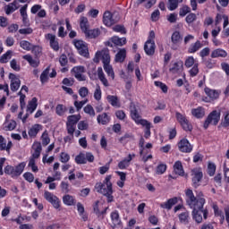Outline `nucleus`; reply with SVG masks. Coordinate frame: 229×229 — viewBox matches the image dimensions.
<instances>
[{
    "label": "nucleus",
    "mask_w": 229,
    "mask_h": 229,
    "mask_svg": "<svg viewBox=\"0 0 229 229\" xmlns=\"http://www.w3.org/2000/svg\"><path fill=\"white\" fill-rule=\"evenodd\" d=\"M185 196L186 205H188V207L192 209L191 216L193 221L197 222L199 225V223L203 222V218L208 219V209L203 208L206 203L205 199L196 198V196H194V192L191 189L185 190Z\"/></svg>",
    "instance_id": "1"
},
{
    "label": "nucleus",
    "mask_w": 229,
    "mask_h": 229,
    "mask_svg": "<svg viewBox=\"0 0 229 229\" xmlns=\"http://www.w3.org/2000/svg\"><path fill=\"white\" fill-rule=\"evenodd\" d=\"M95 189L98 194L107 199V203L114 201V186L112 184V174L106 175L103 182H97Z\"/></svg>",
    "instance_id": "2"
},
{
    "label": "nucleus",
    "mask_w": 229,
    "mask_h": 229,
    "mask_svg": "<svg viewBox=\"0 0 229 229\" xmlns=\"http://www.w3.org/2000/svg\"><path fill=\"white\" fill-rule=\"evenodd\" d=\"M131 119L134 121L136 124H140V126H143L144 129V138L149 139L151 137V123L149 121L146 119H142V116L139 114V110H137V106H135V104L131 105Z\"/></svg>",
    "instance_id": "3"
},
{
    "label": "nucleus",
    "mask_w": 229,
    "mask_h": 229,
    "mask_svg": "<svg viewBox=\"0 0 229 229\" xmlns=\"http://www.w3.org/2000/svg\"><path fill=\"white\" fill-rule=\"evenodd\" d=\"M26 167V162L19 163L17 165L13 166L12 165H7L4 168V173L11 176V178H19Z\"/></svg>",
    "instance_id": "4"
},
{
    "label": "nucleus",
    "mask_w": 229,
    "mask_h": 229,
    "mask_svg": "<svg viewBox=\"0 0 229 229\" xmlns=\"http://www.w3.org/2000/svg\"><path fill=\"white\" fill-rule=\"evenodd\" d=\"M220 121H221V111L220 110H213L207 116V118L203 123V128H204V130H208V126H210V124H212V126H217V124H219Z\"/></svg>",
    "instance_id": "5"
},
{
    "label": "nucleus",
    "mask_w": 229,
    "mask_h": 229,
    "mask_svg": "<svg viewBox=\"0 0 229 229\" xmlns=\"http://www.w3.org/2000/svg\"><path fill=\"white\" fill-rule=\"evenodd\" d=\"M175 119L184 131H192V130H194L192 123H191V121H189V118H187V115H185V114H182L176 111Z\"/></svg>",
    "instance_id": "6"
},
{
    "label": "nucleus",
    "mask_w": 229,
    "mask_h": 229,
    "mask_svg": "<svg viewBox=\"0 0 229 229\" xmlns=\"http://www.w3.org/2000/svg\"><path fill=\"white\" fill-rule=\"evenodd\" d=\"M80 119H81V115L80 114H72L67 117L66 131L68 135L74 134V131H76V124L80 123Z\"/></svg>",
    "instance_id": "7"
},
{
    "label": "nucleus",
    "mask_w": 229,
    "mask_h": 229,
    "mask_svg": "<svg viewBox=\"0 0 229 229\" xmlns=\"http://www.w3.org/2000/svg\"><path fill=\"white\" fill-rule=\"evenodd\" d=\"M99 60H102L103 65L110 64V50H108V48H103L96 52L93 62L99 64Z\"/></svg>",
    "instance_id": "8"
},
{
    "label": "nucleus",
    "mask_w": 229,
    "mask_h": 229,
    "mask_svg": "<svg viewBox=\"0 0 229 229\" xmlns=\"http://www.w3.org/2000/svg\"><path fill=\"white\" fill-rule=\"evenodd\" d=\"M191 176L192 187L198 189L201 185V180H203V169L201 167L193 168Z\"/></svg>",
    "instance_id": "9"
},
{
    "label": "nucleus",
    "mask_w": 229,
    "mask_h": 229,
    "mask_svg": "<svg viewBox=\"0 0 229 229\" xmlns=\"http://www.w3.org/2000/svg\"><path fill=\"white\" fill-rule=\"evenodd\" d=\"M95 157L94 154L92 152H81L75 157V163L78 164L79 165H82L87 164L89 162V164H92L94 162Z\"/></svg>",
    "instance_id": "10"
},
{
    "label": "nucleus",
    "mask_w": 229,
    "mask_h": 229,
    "mask_svg": "<svg viewBox=\"0 0 229 229\" xmlns=\"http://www.w3.org/2000/svg\"><path fill=\"white\" fill-rule=\"evenodd\" d=\"M73 46H75L79 55H81V56H84L85 58H89V45L83 41V40H80V39H74L73 40Z\"/></svg>",
    "instance_id": "11"
},
{
    "label": "nucleus",
    "mask_w": 229,
    "mask_h": 229,
    "mask_svg": "<svg viewBox=\"0 0 229 229\" xmlns=\"http://www.w3.org/2000/svg\"><path fill=\"white\" fill-rule=\"evenodd\" d=\"M44 198L46 200L48 201V203H51L54 208H55L56 210L60 208L62 201L58 197H56V195L51 193V191H46L44 192Z\"/></svg>",
    "instance_id": "12"
},
{
    "label": "nucleus",
    "mask_w": 229,
    "mask_h": 229,
    "mask_svg": "<svg viewBox=\"0 0 229 229\" xmlns=\"http://www.w3.org/2000/svg\"><path fill=\"white\" fill-rule=\"evenodd\" d=\"M178 149L181 153H192L193 147L187 140V138H182L178 143Z\"/></svg>",
    "instance_id": "13"
},
{
    "label": "nucleus",
    "mask_w": 229,
    "mask_h": 229,
    "mask_svg": "<svg viewBox=\"0 0 229 229\" xmlns=\"http://www.w3.org/2000/svg\"><path fill=\"white\" fill-rule=\"evenodd\" d=\"M51 71V66L47 67L42 72L39 77L41 83H47L49 81V78H56V70L53 69L52 72L49 73Z\"/></svg>",
    "instance_id": "14"
},
{
    "label": "nucleus",
    "mask_w": 229,
    "mask_h": 229,
    "mask_svg": "<svg viewBox=\"0 0 229 229\" xmlns=\"http://www.w3.org/2000/svg\"><path fill=\"white\" fill-rule=\"evenodd\" d=\"M204 92L208 97L203 98V101L205 103H210V101H214L215 99H217L219 98V91L216 89H211L210 88H205Z\"/></svg>",
    "instance_id": "15"
},
{
    "label": "nucleus",
    "mask_w": 229,
    "mask_h": 229,
    "mask_svg": "<svg viewBox=\"0 0 229 229\" xmlns=\"http://www.w3.org/2000/svg\"><path fill=\"white\" fill-rule=\"evenodd\" d=\"M72 72L78 81H85L87 80V77L83 74L85 72L84 66H75L72 69Z\"/></svg>",
    "instance_id": "16"
},
{
    "label": "nucleus",
    "mask_w": 229,
    "mask_h": 229,
    "mask_svg": "<svg viewBox=\"0 0 229 229\" xmlns=\"http://www.w3.org/2000/svg\"><path fill=\"white\" fill-rule=\"evenodd\" d=\"M117 19L114 18V15L112 14L109 11H106L103 15V23L105 26L110 27L114 26L117 22Z\"/></svg>",
    "instance_id": "17"
},
{
    "label": "nucleus",
    "mask_w": 229,
    "mask_h": 229,
    "mask_svg": "<svg viewBox=\"0 0 229 229\" xmlns=\"http://www.w3.org/2000/svg\"><path fill=\"white\" fill-rule=\"evenodd\" d=\"M45 38L49 41L50 47H52L54 51H60V44L58 43L56 35L48 33L45 36Z\"/></svg>",
    "instance_id": "18"
},
{
    "label": "nucleus",
    "mask_w": 229,
    "mask_h": 229,
    "mask_svg": "<svg viewBox=\"0 0 229 229\" xmlns=\"http://www.w3.org/2000/svg\"><path fill=\"white\" fill-rule=\"evenodd\" d=\"M169 71L172 74H180L183 72V61L179 60L170 65Z\"/></svg>",
    "instance_id": "19"
},
{
    "label": "nucleus",
    "mask_w": 229,
    "mask_h": 229,
    "mask_svg": "<svg viewBox=\"0 0 229 229\" xmlns=\"http://www.w3.org/2000/svg\"><path fill=\"white\" fill-rule=\"evenodd\" d=\"M171 41H172V49L176 51V49L180 47V44L182 42V35L180 34V31H174L172 34Z\"/></svg>",
    "instance_id": "20"
},
{
    "label": "nucleus",
    "mask_w": 229,
    "mask_h": 229,
    "mask_svg": "<svg viewBox=\"0 0 229 229\" xmlns=\"http://www.w3.org/2000/svg\"><path fill=\"white\" fill-rule=\"evenodd\" d=\"M133 158H135V154H129L127 157L118 163V169H128V167H130V163Z\"/></svg>",
    "instance_id": "21"
},
{
    "label": "nucleus",
    "mask_w": 229,
    "mask_h": 229,
    "mask_svg": "<svg viewBox=\"0 0 229 229\" xmlns=\"http://www.w3.org/2000/svg\"><path fill=\"white\" fill-rule=\"evenodd\" d=\"M176 204H178V197H174L167 199V201L161 203L159 207L160 208H165V210H171V208H173V207H174Z\"/></svg>",
    "instance_id": "22"
},
{
    "label": "nucleus",
    "mask_w": 229,
    "mask_h": 229,
    "mask_svg": "<svg viewBox=\"0 0 229 229\" xmlns=\"http://www.w3.org/2000/svg\"><path fill=\"white\" fill-rule=\"evenodd\" d=\"M106 210H108V207L105 208L102 211L99 210V202L97 200L93 205V212L96 214L98 217L101 219H105V216H106Z\"/></svg>",
    "instance_id": "23"
},
{
    "label": "nucleus",
    "mask_w": 229,
    "mask_h": 229,
    "mask_svg": "<svg viewBox=\"0 0 229 229\" xmlns=\"http://www.w3.org/2000/svg\"><path fill=\"white\" fill-rule=\"evenodd\" d=\"M42 128V124L35 123L30 127V129H29V137H30V139H35V137L38 135V131H41Z\"/></svg>",
    "instance_id": "24"
},
{
    "label": "nucleus",
    "mask_w": 229,
    "mask_h": 229,
    "mask_svg": "<svg viewBox=\"0 0 229 229\" xmlns=\"http://www.w3.org/2000/svg\"><path fill=\"white\" fill-rule=\"evenodd\" d=\"M155 41H149L148 44V41H146L144 45V51L146 55H148V56H153V55H155Z\"/></svg>",
    "instance_id": "25"
},
{
    "label": "nucleus",
    "mask_w": 229,
    "mask_h": 229,
    "mask_svg": "<svg viewBox=\"0 0 229 229\" xmlns=\"http://www.w3.org/2000/svg\"><path fill=\"white\" fill-rule=\"evenodd\" d=\"M191 115L196 119H203L205 117V108L199 106L191 109Z\"/></svg>",
    "instance_id": "26"
},
{
    "label": "nucleus",
    "mask_w": 229,
    "mask_h": 229,
    "mask_svg": "<svg viewBox=\"0 0 229 229\" xmlns=\"http://www.w3.org/2000/svg\"><path fill=\"white\" fill-rule=\"evenodd\" d=\"M178 219L181 225H189L191 223V214L189 211L182 212L178 215Z\"/></svg>",
    "instance_id": "27"
},
{
    "label": "nucleus",
    "mask_w": 229,
    "mask_h": 229,
    "mask_svg": "<svg viewBox=\"0 0 229 229\" xmlns=\"http://www.w3.org/2000/svg\"><path fill=\"white\" fill-rule=\"evenodd\" d=\"M21 5L19 4V2L17 0H14L13 3L9 4L5 6V13L6 15H10L11 13H13L15 10H19V7Z\"/></svg>",
    "instance_id": "28"
},
{
    "label": "nucleus",
    "mask_w": 229,
    "mask_h": 229,
    "mask_svg": "<svg viewBox=\"0 0 229 229\" xmlns=\"http://www.w3.org/2000/svg\"><path fill=\"white\" fill-rule=\"evenodd\" d=\"M126 60V49L122 48L116 53L115 57H114V62L116 64H123Z\"/></svg>",
    "instance_id": "29"
},
{
    "label": "nucleus",
    "mask_w": 229,
    "mask_h": 229,
    "mask_svg": "<svg viewBox=\"0 0 229 229\" xmlns=\"http://www.w3.org/2000/svg\"><path fill=\"white\" fill-rule=\"evenodd\" d=\"M106 99L108 103L111 104V106H114V108H121V102H119V98H117V96L108 95Z\"/></svg>",
    "instance_id": "30"
},
{
    "label": "nucleus",
    "mask_w": 229,
    "mask_h": 229,
    "mask_svg": "<svg viewBox=\"0 0 229 229\" xmlns=\"http://www.w3.org/2000/svg\"><path fill=\"white\" fill-rule=\"evenodd\" d=\"M110 217L114 227L121 225V216H119V211L114 210L111 212Z\"/></svg>",
    "instance_id": "31"
},
{
    "label": "nucleus",
    "mask_w": 229,
    "mask_h": 229,
    "mask_svg": "<svg viewBox=\"0 0 229 229\" xmlns=\"http://www.w3.org/2000/svg\"><path fill=\"white\" fill-rule=\"evenodd\" d=\"M32 149L34 150L32 158H39L40 153H42V144H40V142H34L32 145Z\"/></svg>",
    "instance_id": "32"
},
{
    "label": "nucleus",
    "mask_w": 229,
    "mask_h": 229,
    "mask_svg": "<svg viewBox=\"0 0 229 229\" xmlns=\"http://www.w3.org/2000/svg\"><path fill=\"white\" fill-rule=\"evenodd\" d=\"M86 38H98V35H101L99 29L88 30L84 32Z\"/></svg>",
    "instance_id": "33"
},
{
    "label": "nucleus",
    "mask_w": 229,
    "mask_h": 229,
    "mask_svg": "<svg viewBox=\"0 0 229 229\" xmlns=\"http://www.w3.org/2000/svg\"><path fill=\"white\" fill-rule=\"evenodd\" d=\"M226 56H228V53L221 48L213 50L211 53V58H226Z\"/></svg>",
    "instance_id": "34"
},
{
    "label": "nucleus",
    "mask_w": 229,
    "mask_h": 229,
    "mask_svg": "<svg viewBox=\"0 0 229 229\" xmlns=\"http://www.w3.org/2000/svg\"><path fill=\"white\" fill-rule=\"evenodd\" d=\"M97 121L98 124L106 125L108 123H110L111 118L106 113H103L102 114H98L97 117Z\"/></svg>",
    "instance_id": "35"
},
{
    "label": "nucleus",
    "mask_w": 229,
    "mask_h": 229,
    "mask_svg": "<svg viewBox=\"0 0 229 229\" xmlns=\"http://www.w3.org/2000/svg\"><path fill=\"white\" fill-rule=\"evenodd\" d=\"M174 171L175 174L179 176H183L185 174V171L183 170V165H182V161H176L174 165Z\"/></svg>",
    "instance_id": "36"
},
{
    "label": "nucleus",
    "mask_w": 229,
    "mask_h": 229,
    "mask_svg": "<svg viewBox=\"0 0 229 229\" xmlns=\"http://www.w3.org/2000/svg\"><path fill=\"white\" fill-rule=\"evenodd\" d=\"M97 72H98V80L101 81L104 87H108V80L106 79V76L103 72V68L98 67Z\"/></svg>",
    "instance_id": "37"
},
{
    "label": "nucleus",
    "mask_w": 229,
    "mask_h": 229,
    "mask_svg": "<svg viewBox=\"0 0 229 229\" xmlns=\"http://www.w3.org/2000/svg\"><path fill=\"white\" fill-rule=\"evenodd\" d=\"M80 27L82 33H85L90 29V25L89 24V19H87V17H81Z\"/></svg>",
    "instance_id": "38"
},
{
    "label": "nucleus",
    "mask_w": 229,
    "mask_h": 229,
    "mask_svg": "<svg viewBox=\"0 0 229 229\" xmlns=\"http://www.w3.org/2000/svg\"><path fill=\"white\" fill-rule=\"evenodd\" d=\"M203 47V45L201 44V41L197 40L195 43L191 44L190 47L188 48V53L194 54L197 53V51H199Z\"/></svg>",
    "instance_id": "39"
},
{
    "label": "nucleus",
    "mask_w": 229,
    "mask_h": 229,
    "mask_svg": "<svg viewBox=\"0 0 229 229\" xmlns=\"http://www.w3.org/2000/svg\"><path fill=\"white\" fill-rule=\"evenodd\" d=\"M22 58L26 60L31 67H38V65H40V61L33 59V56L30 55H25Z\"/></svg>",
    "instance_id": "40"
},
{
    "label": "nucleus",
    "mask_w": 229,
    "mask_h": 229,
    "mask_svg": "<svg viewBox=\"0 0 229 229\" xmlns=\"http://www.w3.org/2000/svg\"><path fill=\"white\" fill-rule=\"evenodd\" d=\"M63 203L67 207H72V205H76V199L72 195L66 194L63 197Z\"/></svg>",
    "instance_id": "41"
},
{
    "label": "nucleus",
    "mask_w": 229,
    "mask_h": 229,
    "mask_svg": "<svg viewBox=\"0 0 229 229\" xmlns=\"http://www.w3.org/2000/svg\"><path fill=\"white\" fill-rule=\"evenodd\" d=\"M213 210L216 217H220V223L223 225V223H225V213L223 210L219 209L217 205L213 206Z\"/></svg>",
    "instance_id": "42"
},
{
    "label": "nucleus",
    "mask_w": 229,
    "mask_h": 229,
    "mask_svg": "<svg viewBox=\"0 0 229 229\" xmlns=\"http://www.w3.org/2000/svg\"><path fill=\"white\" fill-rule=\"evenodd\" d=\"M104 71L106 72L107 76L111 78V80H115V72H114V68L112 65L109 64H104Z\"/></svg>",
    "instance_id": "43"
},
{
    "label": "nucleus",
    "mask_w": 229,
    "mask_h": 229,
    "mask_svg": "<svg viewBox=\"0 0 229 229\" xmlns=\"http://www.w3.org/2000/svg\"><path fill=\"white\" fill-rule=\"evenodd\" d=\"M9 79L11 80V87H21V79L19 76L10 73Z\"/></svg>",
    "instance_id": "44"
},
{
    "label": "nucleus",
    "mask_w": 229,
    "mask_h": 229,
    "mask_svg": "<svg viewBox=\"0 0 229 229\" xmlns=\"http://www.w3.org/2000/svg\"><path fill=\"white\" fill-rule=\"evenodd\" d=\"M15 128H17V122H15V120L6 121L4 123V130H5V131H13Z\"/></svg>",
    "instance_id": "45"
},
{
    "label": "nucleus",
    "mask_w": 229,
    "mask_h": 229,
    "mask_svg": "<svg viewBox=\"0 0 229 229\" xmlns=\"http://www.w3.org/2000/svg\"><path fill=\"white\" fill-rule=\"evenodd\" d=\"M111 42H113V44H114V46L123 47V46H125V44H126V38H119L117 36H114L111 38Z\"/></svg>",
    "instance_id": "46"
},
{
    "label": "nucleus",
    "mask_w": 229,
    "mask_h": 229,
    "mask_svg": "<svg viewBox=\"0 0 229 229\" xmlns=\"http://www.w3.org/2000/svg\"><path fill=\"white\" fill-rule=\"evenodd\" d=\"M37 106H38L37 98H33L31 101L29 102V106L27 107V111L30 114H33L35 110H37Z\"/></svg>",
    "instance_id": "47"
},
{
    "label": "nucleus",
    "mask_w": 229,
    "mask_h": 229,
    "mask_svg": "<svg viewBox=\"0 0 229 229\" xmlns=\"http://www.w3.org/2000/svg\"><path fill=\"white\" fill-rule=\"evenodd\" d=\"M196 60L194 59V56L191 55L188 56L184 61V65L186 69H191V67H194L196 65Z\"/></svg>",
    "instance_id": "48"
},
{
    "label": "nucleus",
    "mask_w": 229,
    "mask_h": 229,
    "mask_svg": "<svg viewBox=\"0 0 229 229\" xmlns=\"http://www.w3.org/2000/svg\"><path fill=\"white\" fill-rule=\"evenodd\" d=\"M65 112H67V107H65V106L58 104L55 106V114H57V115H59L60 117H62L65 114Z\"/></svg>",
    "instance_id": "49"
},
{
    "label": "nucleus",
    "mask_w": 229,
    "mask_h": 229,
    "mask_svg": "<svg viewBox=\"0 0 229 229\" xmlns=\"http://www.w3.org/2000/svg\"><path fill=\"white\" fill-rule=\"evenodd\" d=\"M20 47L21 49H24V51H31V48L33 47V44H31L28 40H21L20 42Z\"/></svg>",
    "instance_id": "50"
},
{
    "label": "nucleus",
    "mask_w": 229,
    "mask_h": 229,
    "mask_svg": "<svg viewBox=\"0 0 229 229\" xmlns=\"http://www.w3.org/2000/svg\"><path fill=\"white\" fill-rule=\"evenodd\" d=\"M229 126V112L224 113V121L219 124L218 128H228Z\"/></svg>",
    "instance_id": "51"
},
{
    "label": "nucleus",
    "mask_w": 229,
    "mask_h": 229,
    "mask_svg": "<svg viewBox=\"0 0 229 229\" xmlns=\"http://www.w3.org/2000/svg\"><path fill=\"white\" fill-rule=\"evenodd\" d=\"M189 74L191 78H194L197 74H199V64H195L193 66H191V69L189 70Z\"/></svg>",
    "instance_id": "52"
},
{
    "label": "nucleus",
    "mask_w": 229,
    "mask_h": 229,
    "mask_svg": "<svg viewBox=\"0 0 229 229\" xmlns=\"http://www.w3.org/2000/svg\"><path fill=\"white\" fill-rule=\"evenodd\" d=\"M13 52L12 50H8L5 54H4L0 58L1 64H8V60L12 58V54Z\"/></svg>",
    "instance_id": "53"
},
{
    "label": "nucleus",
    "mask_w": 229,
    "mask_h": 229,
    "mask_svg": "<svg viewBox=\"0 0 229 229\" xmlns=\"http://www.w3.org/2000/svg\"><path fill=\"white\" fill-rule=\"evenodd\" d=\"M84 113L88 114V115H89L90 117H96V111L91 105H87L84 107Z\"/></svg>",
    "instance_id": "54"
},
{
    "label": "nucleus",
    "mask_w": 229,
    "mask_h": 229,
    "mask_svg": "<svg viewBox=\"0 0 229 229\" xmlns=\"http://www.w3.org/2000/svg\"><path fill=\"white\" fill-rule=\"evenodd\" d=\"M35 159V157L30 158L28 167L31 168L32 173H38V166H37Z\"/></svg>",
    "instance_id": "55"
},
{
    "label": "nucleus",
    "mask_w": 229,
    "mask_h": 229,
    "mask_svg": "<svg viewBox=\"0 0 229 229\" xmlns=\"http://www.w3.org/2000/svg\"><path fill=\"white\" fill-rule=\"evenodd\" d=\"M216 164L212 163V162H208V176H214V174H216Z\"/></svg>",
    "instance_id": "56"
},
{
    "label": "nucleus",
    "mask_w": 229,
    "mask_h": 229,
    "mask_svg": "<svg viewBox=\"0 0 229 229\" xmlns=\"http://www.w3.org/2000/svg\"><path fill=\"white\" fill-rule=\"evenodd\" d=\"M96 65H94L93 64H89L88 68V74L91 80H94L96 78Z\"/></svg>",
    "instance_id": "57"
},
{
    "label": "nucleus",
    "mask_w": 229,
    "mask_h": 229,
    "mask_svg": "<svg viewBox=\"0 0 229 229\" xmlns=\"http://www.w3.org/2000/svg\"><path fill=\"white\" fill-rule=\"evenodd\" d=\"M42 145L47 146L49 142H51V139L49 138V134L47 133V131H45L41 136Z\"/></svg>",
    "instance_id": "58"
},
{
    "label": "nucleus",
    "mask_w": 229,
    "mask_h": 229,
    "mask_svg": "<svg viewBox=\"0 0 229 229\" xmlns=\"http://www.w3.org/2000/svg\"><path fill=\"white\" fill-rule=\"evenodd\" d=\"M197 19H198V16H196V13H191L186 16L185 21L187 24L191 26V24H192V22H194Z\"/></svg>",
    "instance_id": "59"
},
{
    "label": "nucleus",
    "mask_w": 229,
    "mask_h": 229,
    "mask_svg": "<svg viewBox=\"0 0 229 229\" xmlns=\"http://www.w3.org/2000/svg\"><path fill=\"white\" fill-rule=\"evenodd\" d=\"M187 13H191V7H189L188 5H182L179 11L180 17H185Z\"/></svg>",
    "instance_id": "60"
},
{
    "label": "nucleus",
    "mask_w": 229,
    "mask_h": 229,
    "mask_svg": "<svg viewBox=\"0 0 229 229\" xmlns=\"http://www.w3.org/2000/svg\"><path fill=\"white\" fill-rule=\"evenodd\" d=\"M179 2L176 0H168V5L167 8L170 12H174V10H176L178 8Z\"/></svg>",
    "instance_id": "61"
},
{
    "label": "nucleus",
    "mask_w": 229,
    "mask_h": 229,
    "mask_svg": "<svg viewBox=\"0 0 229 229\" xmlns=\"http://www.w3.org/2000/svg\"><path fill=\"white\" fill-rule=\"evenodd\" d=\"M167 171V165L165 164H159L156 168L157 174H164Z\"/></svg>",
    "instance_id": "62"
},
{
    "label": "nucleus",
    "mask_w": 229,
    "mask_h": 229,
    "mask_svg": "<svg viewBox=\"0 0 229 229\" xmlns=\"http://www.w3.org/2000/svg\"><path fill=\"white\" fill-rule=\"evenodd\" d=\"M71 160V156L68 153L61 152L60 154V162L62 164H67Z\"/></svg>",
    "instance_id": "63"
},
{
    "label": "nucleus",
    "mask_w": 229,
    "mask_h": 229,
    "mask_svg": "<svg viewBox=\"0 0 229 229\" xmlns=\"http://www.w3.org/2000/svg\"><path fill=\"white\" fill-rule=\"evenodd\" d=\"M23 178L26 180V182H29V183H33V182H35V175H33V174L30 172H26L23 174Z\"/></svg>",
    "instance_id": "64"
}]
</instances>
